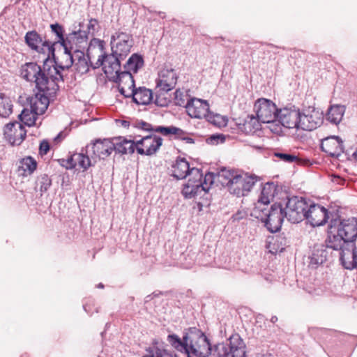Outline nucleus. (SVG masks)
Listing matches in <instances>:
<instances>
[{
	"label": "nucleus",
	"mask_w": 357,
	"mask_h": 357,
	"mask_svg": "<svg viewBox=\"0 0 357 357\" xmlns=\"http://www.w3.org/2000/svg\"><path fill=\"white\" fill-rule=\"evenodd\" d=\"M93 41L98 44V50L100 54L93 66L95 68L102 66L105 73H111L120 68L121 59H123L130 52L133 45L132 36L122 31H117L112 35L111 38V47L112 53L109 55L103 53L102 41L94 39Z\"/></svg>",
	"instance_id": "nucleus-1"
},
{
	"label": "nucleus",
	"mask_w": 357,
	"mask_h": 357,
	"mask_svg": "<svg viewBox=\"0 0 357 357\" xmlns=\"http://www.w3.org/2000/svg\"><path fill=\"white\" fill-rule=\"evenodd\" d=\"M329 234L326 240L328 248L338 250L343 245H352L357 238V218L331 220Z\"/></svg>",
	"instance_id": "nucleus-2"
},
{
	"label": "nucleus",
	"mask_w": 357,
	"mask_h": 357,
	"mask_svg": "<svg viewBox=\"0 0 357 357\" xmlns=\"http://www.w3.org/2000/svg\"><path fill=\"white\" fill-rule=\"evenodd\" d=\"M168 340L173 347L184 351L188 357H208L213 351L208 339L200 332L186 334L183 340L176 335H169Z\"/></svg>",
	"instance_id": "nucleus-3"
},
{
	"label": "nucleus",
	"mask_w": 357,
	"mask_h": 357,
	"mask_svg": "<svg viewBox=\"0 0 357 357\" xmlns=\"http://www.w3.org/2000/svg\"><path fill=\"white\" fill-rule=\"evenodd\" d=\"M213 183V175L211 173L206 174L203 178V174L199 169L192 167L190 176L188 182L184 185L182 194L188 199L195 198L206 193Z\"/></svg>",
	"instance_id": "nucleus-4"
},
{
	"label": "nucleus",
	"mask_w": 357,
	"mask_h": 357,
	"mask_svg": "<svg viewBox=\"0 0 357 357\" xmlns=\"http://www.w3.org/2000/svg\"><path fill=\"white\" fill-rule=\"evenodd\" d=\"M52 61L48 57L45 59V76L40 77L36 86V89L47 95L55 96L59 91V83L63 82V75L58 68L50 65Z\"/></svg>",
	"instance_id": "nucleus-5"
},
{
	"label": "nucleus",
	"mask_w": 357,
	"mask_h": 357,
	"mask_svg": "<svg viewBox=\"0 0 357 357\" xmlns=\"http://www.w3.org/2000/svg\"><path fill=\"white\" fill-rule=\"evenodd\" d=\"M214 352L218 357H245V344L238 333H234L227 342L216 344Z\"/></svg>",
	"instance_id": "nucleus-6"
},
{
	"label": "nucleus",
	"mask_w": 357,
	"mask_h": 357,
	"mask_svg": "<svg viewBox=\"0 0 357 357\" xmlns=\"http://www.w3.org/2000/svg\"><path fill=\"white\" fill-rule=\"evenodd\" d=\"M309 203L305 199L292 197L288 199L284 209L285 218L291 223H298L305 218Z\"/></svg>",
	"instance_id": "nucleus-7"
},
{
	"label": "nucleus",
	"mask_w": 357,
	"mask_h": 357,
	"mask_svg": "<svg viewBox=\"0 0 357 357\" xmlns=\"http://www.w3.org/2000/svg\"><path fill=\"white\" fill-rule=\"evenodd\" d=\"M324 121L323 113L314 107L303 108L300 111L299 130L312 131L319 127Z\"/></svg>",
	"instance_id": "nucleus-8"
},
{
	"label": "nucleus",
	"mask_w": 357,
	"mask_h": 357,
	"mask_svg": "<svg viewBox=\"0 0 357 357\" xmlns=\"http://www.w3.org/2000/svg\"><path fill=\"white\" fill-rule=\"evenodd\" d=\"M121 67L111 73H105L112 81L118 84L121 94L126 98L130 97V92L135 89V80L129 71H121Z\"/></svg>",
	"instance_id": "nucleus-9"
},
{
	"label": "nucleus",
	"mask_w": 357,
	"mask_h": 357,
	"mask_svg": "<svg viewBox=\"0 0 357 357\" xmlns=\"http://www.w3.org/2000/svg\"><path fill=\"white\" fill-rule=\"evenodd\" d=\"M25 43L32 50L46 55L50 59L54 56L55 48L52 42L43 40L41 36L36 31H28L24 37Z\"/></svg>",
	"instance_id": "nucleus-10"
},
{
	"label": "nucleus",
	"mask_w": 357,
	"mask_h": 357,
	"mask_svg": "<svg viewBox=\"0 0 357 357\" xmlns=\"http://www.w3.org/2000/svg\"><path fill=\"white\" fill-rule=\"evenodd\" d=\"M284 218V209L280 204H273L270 210L264 214V217H261L266 227L272 233L280 229Z\"/></svg>",
	"instance_id": "nucleus-11"
},
{
	"label": "nucleus",
	"mask_w": 357,
	"mask_h": 357,
	"mask_svg": "<svg viewBox=\"0 0 357 357\" xmlns=\"http://www.w3.org/2000/svg\"><path fill=\"white\" fill-rule=\"evenodd\" d=\"M254 111L257 116L263 123L270 122L277 119L278 112L276 105L271 100L259 98L254 105Z\"/></svg>",
	"instance_id": "nucleus-12"
},
{
	"label": "nucleus",
	"mask_w": 357,
	"mask_h": 357,
	"mask_svg": "<svg viewBox=\"0 0 357 357\" xmlns=\"http://www.w3.org/2000/svg\"><path fill=\"white\" fill-rule=\"evenodd\" d=\"M231 183L228 185L229 190L231 194L237 197L246 195L256 182L255 177L248 176L246 174H235V177L232 178Z\"/></svg>",
	"instance_id": "nucleus-13"
},
{
	"label": "nucleus",
	"mask_w": 357,
	"mask_h": 357,
	"mask_svg": "<svg viewBox=\"0 0 357 357\" xmlns=\"http://www.w3.org/2000/svg\"><path fill=\"white\" fill-rule=\"evenodd\" d=\"M162 144V139L155 135H149L136 142V149L139 154L152 155Z\"/></svg>",
	"instance_id": "nucleus-14"
},
{
	"label": "nucleus",
	"mask_w": 357,
	"mask_h": 357,
	"mask_svg": "<svg viewBox=\"0 0 357 357\" xmlns=\"http://www.w3.org/2000/svg\"><path fill=\"white\" fill-rule=\"evenodd\" d=\"M299 116L300 110L292 106L280 109L278 112L277 119L283 127L299 130Z\"/></svg>",
	"instance_id": "nucleus-15"
},
{
	"label": "nucleus",
	"mask_w": 357,
	"mask_h": 357,
	"mask_svg": "<svg viewBox=\"0 0 357 357\" xmlns=\"http://www.w3.org/2000/svg\"><path fill=\"white\" fill-rule=\"evenodd\" d=\"M306 219L312 227L324 225L328 219V211L324 206L315 204H309L304 219Z\"/></svg>",
	"instance_id": "nucleus-16"
},
{
	"label": "nucleus",
	"mask_w": 357,
	"mask_h": 357,
	"mask_svg": "<svg viewBox=\"0 0 357 357\" xmlns=\"http://www.w3.org/2000/svg\"><path fill=\"white\" fill-rule=\"evenodd\" d=\"M185 109L188 114L195 119H205L210 111L208 102L197 98H190L186 103Z\"/></svg>",
	"instance_id": "nucleus-17"
},
{
	"label": "nucleus",
	"mask_w": 357,
	"mask_h": 357,
	"mask_svg": "<svg viewBox=\"0 0 357 357\" xmlns=\"http://www.w3.org/2000/svg\"><path fill=\"white\" fill-rule=\"evenodd\" d=\"M3 135L11 145H20L26 136V130L21 124L15 121L5 126Z\"/></svg>",
	"instance_id": "nucleus-18"
},
{
	"label": "nucleus",
	"mask_w": 357,
	"mask_h": 357,
	"mask_svg": "<svg viewBox=\"0 0 357 357\" xmlns=\"http://www.w3.org/2000/svg\"><path fill=\"white\" fill-rule=\"evenodd\" d=\"M177 82V75L174 70L163 68L159 74L156 81V88L167 93L174 88Z\"/></svg>",
	"instance_id": "nucleus-19"
},
{
	"label": "nucleus",
	"mask_w": 357,
	"mask_h": 357,
	"mask_svg": "<svg viewBox=\"0 0 357 357\" xmlns=\"http://www.w3.org/2000/svg\"><path fill=\"white\" fill-rule=\"evenodd\" d=\"M340 251V260L343 267L348 270L357 268V245H343Z\"/></svg>",
	"instance_id": "nucleus-20"
},
{
	"label": "nucleus",
	"mask_w": 357,
	"mask_h": 357,
	"mask_svg": "<svg viewBox=\"0 0 357 357\" xmlns=\"http://www.w3.org/2000/svg\"><path fill=\"white\" fill-rule=\"evenodd\" d=\"M114 139L112 140L108 139H97L91 144L86 146V153L90 152L100 158H105L109 156L114 151Z\"/></svg>",
	"instance_id": "nucleus-21"
},
{
	"label": "nucleus",
	"mask_w": 357,
	"mask_h": 357,
	"mask_svg": "<svg viewBox=\"0 0 357 357\" xmlns=\"http://www.w3.org/2000/svg\"><path fill=\"white\" fill-rule=\"evenodd\" d=\"M54 52V56H50V63L51 66L58 68L59 71L64 70L70 68L75 63V53L70 50H64L63 51L55 56Z\"/></svg>",
	"instance_id": "nucleus-22"
},
{
	"label": "nucleus",
	"mask_w": 357,
	"mask_h": 357,
	"mask_svg": "<svg viewBox=\"0 0 357 357\" xmlns=\"http://www.w3.org/2000/svg\"><path fill=\"white\" fill-rule=\"evenodd\" d=\"M321 148L323 151L333 157H338L343 153V142L337 136H331L321 140Z\"/></svg>",
	"instance_id": "nucleus-23"
},
{
	"label": "nucleus",
	"mask_w": 357,
	"mask_h": 357,
	"mask_svg": "<svg viewBox=\"0 0 357 357\" xmlns=\"http://www.w3.org/2000/svg\"><path fill=\"white\" fill-rule=\"evenodd\" d=\"M87 36L85 31L79 30L73 31L66 35L63 41L62 47L64 50H70L75 53V50L82 47V43H86Z\"/></svg>",
	"instance_id": "nucleus-24"
},
{
	"label": "nucleus",
	"mask_w": 357,
	"mask_h": 357,
	"mask_svg": "<svg viewBox=\"0 0 357 357\" xmlns=\"http://www.w3.org/2000/svg\"><path fill=\"white\" fill-rule=\"evenodd\" d=\"M93 44H91L87 54L85 55L83 51L79 50H75V65L77 70L81 74H85L89 72L90 67L96 69L93 66L96 63L91 61L89 52L93 50Z\"/></svg>",
	"instance_id": "nucleus-25"
},
{
	"label": "nucleus",
	"mask_w": 357,
	"mask_h": 357,
	"mask_svg": "<svg viewBox=\"0 0 357 357\" xmlns=\"http://www.w3.org/2000/svg\"><path fill=\"white\" fill-rule=\"evenodd\" d=\"M54 96L38 91V93L29 98L31 109L36 114H43L49 106L50 98Z\"/></svg>",
	"instance_id": "nucleus-26"
},
{
	"label": "nucleus",
	"mask_w": 357,
	"mask_h": 357,
	"mask_svg": "<svg viewBox=\"0 0 357 357\" xmlns=\"http://www.w3.org/2000/svg\"><path fill=\"white\" fill-rule=\"evenodd\" d=\"M188 162L183 158H178L171 167L172 176L177 179L185 178L187 176H190L191 170Z\"/></svg>",
	"instance_id": "nucleus-27"
},
{
	"label": "nucleus",
	"mask_w": 357,
	"mask_h": 357,
	"mask_svg": "<svg viewBox=\"0 0 357 357\" xmlns=\"http://www.w3.org/2000/svg\"><path fill=\"white\" fill-rule=\"evenodd\" d=\"M329 248L327 245L320 244L314 246L312 255L309 257V264L312 268H317L319 265L324 264L328 257V250Z\"/></svg>",
	"instance_id": "nucleus-28"
},
{
	"label": "nucleus",
	"mask_w": 357,
	"mask_h": 357,
	"mask_svg": "<svg viewBox=\"0 0 357 357\" xmlns=\"http://www.w3.org/2000/svg\"><path fill=\"white\" fill-rule=\"evenodd\" d=\"M130 97L137 105H149L153 100L152 91L146 87H139L130 92Z\"/></svg>",
	"instance_id": "nucleus-29"
},
{
	"label": "nucleus",
	"mask_w": 357,
	"mask_h": 357,
	"mask_svg": "<svg viewBox=\"0 0 357 357\" xmlns=\"http://www.w3.org/2000/svg\"><path fill=\"white\" fill-rule=\"evenodd\" d=\"M114 151L121 154H131L135 151L136 142L119 137L114 138Z\"/></svg>",
	"instance_id": "nucleus-30"
},
{
	"label": "nucleus",
	"mask_w": 357,
	"mask_h": 357,
	"mask_svg": "<svg viewBox=\"0 0 357 357\" xmlns=\"http://www.w3.org/2000/svg\"><path fill=\"white\" fill-rule=\"evenodd\" d=\"M72 168L77 166L80 168L87 169L91 165V162L88 155L83 153H76L73 154L68 160Z\"/></svg>",
	"instance_id": "nucleus-31"
},
{
	"label": "nucleus",
	"mask_w": 357,
	"mask_h": 357,
	"mask_svg": "<svg viewBox=\"0 0 357 357\" xmlns=\"http://www.w3.org/2000/svg\"><path fill=\"white\" fill-rule=\"evenodd\" d=\"M36 161L31 157H26L20 160L17 172L20 176H27L36 170Z\"/></svg>",
	"instance_id": "nucleus-32"
},
{
	"label": "nucleus",
	"mask_w": 357,
	"mask_h": 357,
	"mask_svg": "<svg viewBox=\"0 0 357 357\" xmlns=\"http://www.w3.org/2000/svg\"><path fill=\"white\" fill-rule=\"evenodd\" d=\"M276 187L273 183H266L262 188L258 204L268 205L274 198Z\"/></svg>",
	"instance_id": "nucleus-33"
},
{
	"label": "nucleus",
	"mask_w": 357,
	"mask_h": 357,
	"mask_svg": "<svg viewBox=\"0 0 357 357\" xmlns=\"http://www.w3.org/2000/svg\"><path fill=\"white\" fill-rule=\"evenodd\" d=\"M261 121L253 115L248 116L241 126V130L246 134H254L261 129Z\"/></svg>",
	"instance_id": "nucleus-34"
},
{
	"label": "nucleus",
	"mask_w": 357,
	"mask_h": 357,
	"mask_svg": "<svg viewBox=\"0 0 357 357\" xmlns=\"http://www.w3.org/2000/svg\"><path fill=\"white\" fill-rule=\"evenodd\" d=\"M345 109L342 105L331 106L326 114V119L331 123L337 125L342 119Z\"/></svg>",
	"instance_id": "nucleus-35"
},
{
	"label": "nucleus",
	"mask_w": 357,
	"mask_h": 357,
	"mask_svg": "<svg viewBox=\"0 0 357 357\" xmlns=\"http://www.w3.org/2000/svg\"><path fill=\"white\" fill-rule=\"evenodd\" d=\"M144 66V59L142 56L133 54L124 66L125 71L137 73Z\"/></svg>",
	"instance_id": "nucleus-36"
},
{
	"label": "nucleus",
	"mask_w": 357,
	"mask_h": 357,
	"mask_svg": "<svg viewBox=\"0 0 357 357\" xmlns=\"http://www.w3.org/2000/svg\"><path fill=\"white\" fill-rule=\"evenodd\" d=\"M38 66L34 62H28L22 65L20 68V75L23 79L27 82H31L35 77V70L38 68Z\"/></svg>",
	"instance_id": "nucleus-37"
},
{
	"label": "nucleus",
	"mask_w": 357,
	"mask_h": 357,
	"mask_svg": "<svg viewBox=\"0 0 357 357\" xmlns=\"http://www.w3.org/2000/svg\"><path fill=\"white\" fill-rule=\"evenodd\" d=\"M13 112V104L10 99L0 93V116L6 118Z\"/></svg>",
	"instance_id": "nucleus-38"
},
{
	"label": "nucleus",
	"mask_w": 357,
	"mask_h": 357,
	"mask_svg": "<svg viewBox=\"0 0 357 357\" xmlns=\"http://www.w3.org/2000/svg\"><path fill=\"white\" fill-rule=\"evenodd\" d=\"M37 115L32 109H24L19 115V118L24 125L32 126L35 124Z\"/></svg>",
	"instance_id": "nucleus-39"
},
{
	"label": "nucleus",
	"mask_w": 357,
	"mask_h": 357,
	"mask_svg": "<svg viewBox=\"0 0 357 357\" xmlns=\"http://www.w3.org/2000/svg\"><path fill=\"white\" fill-rule=\"evenodd\" d=\"M50 28L52 30V32L54 33L56 36V40L54 43H52V45H54V48H55V46L57 45H60L62 47L63 41L65 40V36H64V29L63 26L58 23L52 24L50 25Z\"/></svg>",
	"instance_id": "nucleus-40"
},
{
	"label": "nucleus",
	"mask_w": 357,
	"mask_h": 357,
	"mask_svg": "<svg viewBox=\"0 0 357 357\" xmlns=\"http://www.w3.org/2000/svg\"><path fill=\"white\" fill-rule=\"evenodd\" d=\"M52 185V180L46 175L43 174L38 177L36 188H39L41 195L46 192Z\"/></svg>",
	"instance_id": "nucleus-41"
},
{
	"label": "nucleus",
	"mask_w": 357,
	"mask_h": 357,
	"mask_svg": "<svg viewBox=\"0 0 357 357\" xmlns=\"http://www.w3.org/2000/svg\"><path fill=\"white\" fill-rule=\"evenodd\" d=\"M208 122L213 123L218 127L225 126L227 125V120L225 117L220 114H214L210 111L208 113L207 116L205 118Z\"/></svg>",
	"instance_id": "nucleus-42"
},
{
	"label": "nucleus",
	"mask_w": 357,
	"mask_h": 357,
	"mask_svg": "<svg viewBox=\"0 0 357 357\" xmlns=\"http://www.w3.org/2000/svg\"><path fill=\"white\" fill-rule=\"evenodd\" d=\"M236 174L234 172L224 169L218 174V178L223 185L228 187L229 183H231V180H233L232 178L235 177Z\"/></svg>",
	"instance_id": "nucleus-43"
},
{
	"label": "nucleus",
	"mask_w": 357,
	"mask_h": 357,
	"mask_svg": "<svg viewBox=\"0 0 357 357\" xmlns=\"http://www.w3.org/2000/svg\"><path fill=\"white\" fill-rule=\"evenodd\" d=\"M273 155L279 158L280 160L287 163H293L298 161V158L296 155L288 153L275 151Z\"/></svg>",
	"instance_id": "nucleus-44"
},
{
	"label": "nucleus",
	"mask_w": 357,
	"mask_h": 357,
	"mask_svg": "<svg viewBox=\"0 0 357 357\" xmlns=\"http://www.w3.org/2000/svg\"><path fill=\"white\" fill-rule=\"evenodd\" d=\"M175 104L178 106H183L185 107L188 100H190L188 96L184 94L181 90L178 89L174 93Z\"/></svg>",
	"instance_id": "nucleus-45"
},
{
	"label": "nucleus",
	"mask_w": 357,
	"mask_h": 357,
	"mask_svg": "<svg viewBox=\"0 0 357 357\" xmlns=\"http://www.w3.org/2000/svg\"><path fill=\"white\" fill-rule=\"evenodd\" d=\"M264 123H266L267 128L274 134H280L282 132V127L283 126L278 122V119H275V120H272L270 122H264Z\"/></svg>",
	"instance_id": "nucleus-46"
},
{
	"label": "nucleus",
	"mask_w": 357,
	"mask_h": 357,
	"mask_svg": "<svg viewBox=\"0 0 357 357\" xmlns=\"http://www.w3.org/2000/svg\"><path fill=\"white\" fill-rule=\"evenodd\" d=\"M176 131L174 132L173 135H175L176 139L183 140L189 144H192L195 142L192 138L189 137L186 135V132L185 131L176 127Z\"/></svg>",
	"instance_id": "nucleus-47"
},
{
	"label": "nucleus",
	"mask_w": 357,
	"mask_h": 357,
	"mask_svg": "<svg viewBox=\"0 0 357 357\" xmlns=\"http://www.w3.org/2000/svg\"><path fill=\"white\" fill-rule=\"evenodd\" d=\"M154 131L156 132H160L165 136H168L173 135L174 132L176 131V127L174 126L165 127L159 126L154 127Z\"/></svg>",
	"instance_id": "nucleus-48"
},
{
	"label": "nucleus",
	"mask_w": 357,
	"mask_h": 357,
	"mask_svg": "<svg viewBox=\"0 0 357 357\" xmlns=\"http://www.w3.org/2000/svg\"><path fill=\"white\" fill-rule=\"evenodd\" d=\"M169 102H170L169 99L166 97H163V94H162V93L156 95V97H155V99L154 101L155 104L157 106L162 107H167L169 105Z\"/></svg>",
	"instance_id": "nucleus-49"
},
{
	"label": "nucleus",
	"mask_w": 357,
	"mask_h": 357,
	"mask_svg": "<svg viewBox=\"0 0 357 357\" xmlns=\"http://www.w3.org/2000/svg\"><path fill=\"white\" fill-rule=\"evenodd\" d=\"M35 77L31 82L34 83L36 85L37 84L38 80L40 77L45 76V61H43V66L41 68L40 66H38V68L35 70Z\"/></svg>",
	"instance_id": "nucleus-50"
},
{
	"label": "nucleus",
	"mask_w": 357,
	"mask_h": 357,
	"mask_svg": "<svg viewBox=\"0 0 357 357\" xmlns=\"http://www.w3.org/2000/svg\"><path fill=\"white\" fill-rule=\"evenodd\" d=\"M98 25V20L96 19H91L89 22L87 29L88 33L91 36H94L95 32L96 31V27Z\"/></svg>",
	"instance_id": "nucleus-51"
},
{
	"label": "nucleus",
	"mask_w": 357,
	"mask_h": 357,
	"mask_svg": "<svg viewBox=\"0 0 357 357\" xmlns=\"http://www.w3.org/2000/svg\"><path fill=\"white\" fill-rule=\"evenodd\" d=\"M210 142L213 144H217L219 142L223 143L225 140V137L224 135L218 134V135H213L209 139Z\"/></svg>",
	"instance_id": "nucleus-52"
},
{
	"label": "nucleus",
	"mask_w": 357,
	"mask_h": 357,
	"mask_svg": "<svg viewBox=\"0 0 357 357\" xmlns=\"http://www.w3.org/2000/svg\"><path fill=\"white\" fill-rule=\"evenodd\" d=\"M50 150V144L47 141L43 140L40 144L39 151L41 155H45Z\"/></svg>",
	"instance_id": "nucleus-53"
},
{
	"label": "nucleus",
	"mask_w": 357,
	"mask_h": 357,
	"mask_svg": "<svg viewBox=\"0 0 357 357\" xmlns=\"http://www.w3.org/2000/svg\"><path fill=\"white\" fill-rule=\"evenodd\" d=\"M137 127L146 131H154V128L150 123L142 121L137 123Z\"/></svg>",
	"instance_id": "nucleus-54"
},
{
	"label": "nucleus",
	"mask_w": 357,
	"mask_h": 357,
	"mask_svg": "<svg viewBox=\"0 0 357 357\" xmlns=\"http://www.w3.org/2000/svg\"><path fill=\"white\" fill-rule=\"evenodd\" d=\"M277 321H278V318H277V317H275V316L272 317H271V321L272 323H275V322H276Z\"/></svg>",
	"instance_id": "nucleus-55"
},
{
	"label": "nucleus",
	"mask_w": 357,
	"mask_h": 357,
	"mask_svg": "<svg viewBox=\"0 0 357 357\" xmlns=\"http://www.w3.org/2000/svg\"><path fill=\"white\" fill-rule=\"evenodd\" d=\"M98 288H103L104 285L102 283H100V284H98Z\"/></svg>",
	"instance_id": "nucleus-56"
}]
</instances>
